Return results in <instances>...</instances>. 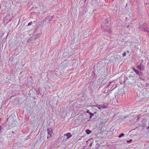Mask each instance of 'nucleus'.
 Instances as JSON below:
<instances>
[{
    "label": "nucleus",
    "instance_id": "f257e3e1",
    "mask_svg": "<svg viewBox=\"0 0 149 149\" xmlns=\"http://www.w3.org/2000/svg\"><path fill=\"white\" fill-rule=\"evenodd\" d=\"M104 31L106 33L110 34L111 33L112 31L110 29V28L109 26L104 27Z\"/></svg>",
    "mask_w": 149,
    "mask_h": 149
},
{
    "label": "nucleus",
    "instance_id": "f03ea898",
    "mask_svg": "<svg viewBox=\"0 0 149 149\" xmlns=\"http://www.w3.org/2000/svg\"><path fill=\"white\" fill-rule=\"evenodd\" d=\"M132 69L139 76H141L143 74L142 73L141 71L137 70L134 68H133Z\"/></svg>",
    "mask_w": 149,
    "mask_h": 149
},
{
    "label": "nucleus",
    "instance_id": "7ed1b4c3",
    "mask_svg": "<svg viewBox=\"0 0 149 149\" xmlns=\"http://www.w3.org/2000/svg\"><path fill=\"white\" fill-rule=\"evenodd\" d=\"M47 130L48 134L50 135L49 137V136H47V138L48 139L49 137L50 138L51 137L52 134V131L51 129H47Z\"/></svg>",
    "mask_w": 149,
    "mask_h": 149
},
{
    "label": "nucleus",
    "instance_id": "20e7f679",
    "mask_svg": "<svg viewBox=\"0 0 149 149\" xmlns=\"http://www.w3.org/2000/svg\"><path fill=\"white\" fill-rule=\"evenodd\" d=\"M137 68L140 70H142L144 68V67L141 65V63L140 64V65L137 66Z\"/></svg>",
    "mask_w": 149,
    "mask_h": 149
},
{
    "label": "nucleus",
    "instance_id": "39448f33",
    "mask_svg": "<svg viewBox=\"0 0 149 149\" xmlns=\"http://www.w3.org/2000/svg\"><path fill=\"white\" fill-rule=\"evenodd\" d=\"M38 37V34H35L33 35L31 37V38L34 40L37 39Z\"/></svg>",
    "mask_w": 149,
    "mask_h": 149
},
{
    "label": "nucleus",
    "instance_id": "423d86ee",
    "mask_svg": "<svg viewBox=\"0 0 149 149\" xmlns=\"http://www.w3.org/2000/svg\"><path fill=\"white\" fill-rule=\"evenodd\" d=\"M98 108L99 109H101L102 108L104 109L107 108V106L104 104L99 105Z\"/></svg>",
    "mask_w": 149,
    "mask_h": 149
},
{
    "label": "nucleus",
    "instance_id": "0eeeda50",
    "mask_svg": "<svg viewBox=\"0 0 149 149\" xmlns=\"http://www.w3.org/2000/svg\"><path fill=\"white\" fill-rule=\"evenodd\" d=\"M139 79L142 81H144V77L143 75V74H142L141 76H139Z\"/></svg>",
    "mask_w": 149,
    "mask_h": 149
},
{
    "label": "nucleus",
    "instance_id": "6e6552de",
    "mask_svg": "<svg viewBox=\"0 0 149 149\" xmlns=\"http://www.w3.org/2000/svg\"><path fill=\"white\" fill-rule=\"evenodd\" d=\"M65 136H67V138L68 139H69V138H70L71 137L72 135H71L70 133H67L65 134Z\"/></svg>",
    "mask_w": 149,
    "mask_h": 149
},
{
    "label": "nucleus",
    "instance_id": "1a4fd4ad",
    "mask_svg": "<svg viewBox=\"0 0 149 149\" xmlns=\"http://www.w3.org/2000/svg\"><path fill=\"white\" fill-rule=\"evenodd\" d=\"M142 126L143 127L144 126L146 125V121L145 120H143L142 121Z\"/></svg>",
    "mask_w": 149,
    "mask_h": 149
},
{
    "label": "nucleus",
    "instance_id": "9d476101",
    "mask_svg": "<svg viewBox=\"0 0 149 149\" xmlns=\"http://www.w3.org/2000/svg\"><path fill=\"white\" fill-rule=\"evenodd\" d=\"M86 132L87 134H88L91 133V131L89 130H86Z\"/></svg>",
    "mask_w": 149,
    "mask_h": 149
},
{
    "label": "nucleus",
    "instance_id": "9b49d317",
    "mask_svg": "<svg viewBox=\"0 0 149 149\" xmlns=\"http://www.w3.org/2000/svg\"><path fill=\"white\" fill-rule=\"evenodd\" d=\"M104 21L105 22V24L106 26L109 24V22L108 21L107 19H105Z\"/></svg>",
    "mask_w": 149,
    "mask_h": 149
},
{
    "label": "nucleus",
    "instance_id": "f8f14e48",
    "mask_svg": "<svg viewBox=\"0 0 149 149\" xmlns=\"http://www.w3.org/2000/svg\"><path fill=\"white\" fill-rule=\"evenodd\" d=\"M124 135V134L122 133L120 135H119L118 136V137L119 138H120L122 137V136H123Z\"/></svg>",
    "mask_w": 149,
    "mask_h": 149
},
{
    "label": "nucleus",
    "instance_id": "ddd939ff",
    "mask_svg": "<svg viewBox=\"0 0 149 149\" xmlns=\"http://www.w3.org/2000/svg\"><path fill=\"white\" fill-rule=\"evenodd\" d=\"M89 114L90 115V118L92 116H93L94 115V114L93 113H92L91 112L89 113Z\"/></svg>",
    "mask_w": 149,
    "mask_h": 149
},
{
    "label": "nucleus",
    "instance_id": "4468645a",
    "mask_svg": "<svg viewBox=\"0 0 149 149\" xmlns=\"http://www.w3.org/2000/svg\"><path fill=\"white\" fill-rule=\"evenodd\" d=\"M123 56H125L126 55V53L125 52H124L122 54Z\"/></svg>",
    "mask_w": 149,
    "mask_h": 149
},
{
    "label": "nucleus",
    "instance_id": "2eb2a0df",
    "mask_svg": "<svg viewBox=\"0 0 149 149\" xmlns=\"http://www.w3.org/2000/svg\"><path fill=\"white\" fill-rule=\"evenodd\" d=\"M32 24V22H29L28 24V26H30L31 25V24Z\"/></svg>",
    "mask_w": 149,
    "mask_h": 149
},
{
    "label": "nucleus",
    "instance_id": "dca6fc26",
    "mask_svg": "<svg viewBox=\"0 0 149 149\" xmlns=\"http://www.w3.org/2000/svg\"><path fill=\"white\" fill-rule=\"evenodd\" d=\"M132 141V140L130 139L129 141H127V142H128V143H131Z\"/></svg>",
    "mask_w": 149,
    "mask_h": 149
},
{
    "label": "nucleus",
    "instance_id": "f3484780",
    "mask_svg": "<svg viewBox=\"0 0 149 149\" xmlns=\"http://www.w3.org/2000/svg\"><path fill=\"white\" fill-rule=\"evenodd\" d=\"M2 127L1 126H0V132H1V130L2 129Z\"/></svg>",
    "mask_w": 149,
    "mask_h": 149
},
{
    "label": "nucleus",
    "instance_id": "a211bd4d",
    "mask_svg": "<svg viewBox=\"0 0 149 149\" xmlns=\"http://www.w3.org/2000/svg\"><path fill=\"white\" fill-rule=\"evenodd\" d=\"M90 112L89 111V110H88L86 111V113H88L89 114V113H90Z\"/></svg>",
    "mask_w": 149,
    "mask_h": 149
},
{
    "label": "nucleus",
    "instance_id": "6ab92c4d",
    "mask_svg": "<svg viewBox=\"0 0 149 149\" xmlns=\"http://www.w3.org/2000/svg\"><path fill=\"white\" fill-rule=\"evenodd\" d=\"M92 143H91L89 145V146H91L92 145Z\"/></svg>",
    "mask_w": 149,
    "mask_h": 149
},
{
    "label": "nucleus",
    "instance_id": "aec40b11",
    "mask_svg": "<svg viewBox=\"0 0 149 149\" xmlns=\"http://www.w3.org/2000/svg\"><path fill=\"white\" fill-rule=\"evenodd\" d=\"M129 25H128L127 26V27H128L129 26Z\"/></svg>",
    "mask_w": 149,
    "mask_h": 149
},
{
    "label": "nucleus",
    "instance_id": "412c9836",
    "mask_svg": "<svg viewBox=\"0 0 149 149\" xmlns=\"http://www.w3.org/2000/svg\"><path fill=\"white\" fill-rule=\"evenodd\" d=\"M12 133H14V132H13V131H12Z\"/></svg>",
    "mask_w": 149,
    "mask_h": 149
}]
</instances>
